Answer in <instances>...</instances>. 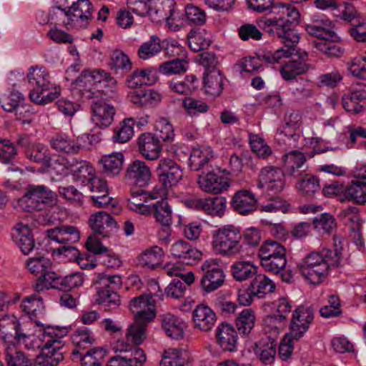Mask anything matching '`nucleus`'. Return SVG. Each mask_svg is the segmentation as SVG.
I'll return each instance as SVG.
<instances>
[{
    "mask_svg": "<svg viewBox=\"0 0 366 366\" xmlns=\"http://www.w3.org/2000/svg\"><path fill=\"white\" fill-rule=\"evenodd\" d=\"M72 342L76 348L71 353V358L75 361L77 356L84 350L92 349V345L95 342V339L91 335L88 330H77L72 335Z\"/></svg>",
    "mask_w": 366,
    "mask_h": 366,
    "instance_id": "36",
    "label": "nucleus"
},
{
    "mask_svg": "<svg viewBox=\"0 0 366 366\" xmlns=\"http://www.w3.org/2000/svg\"><path fill=\"white\" fill-rule=\"evenodd\" d=\"M187 206L198 211H203L209 215L222 217L225 212L227 199L222 196L194 199L189 201Z\"/></svg>",
    "mask_w": 366,
    "mask_h": 366,
    "instance_id": "14",
    "label": "nucleus"
},
{
    "mask_svg": "<svg viewBox=\"0 0 366 366\" xmlns=\"http://www.w3.org/2000/svg\"><path fill=\"white\" fill-rule=\"evenodd\" d=\"M79 86L97 90L107 94L109 91L113 92L116 88L117 81L110 74L102 69L93 71L85 69L71 82Z\"/></svg>",
    "mask_w": 366,
    "mask_h": 366,
    "instance_id": "7",
    "label": "nucleus"
},
{
    "mask_svg": "<svg viewBox=\"0 0 366 366\" xmlns=\"http://www.w3.org/2000/svg\"><path fill=\"white\" fill-rule=\"evenodd\" d=\"M124 159V154L121 152L103 156L99 161L103 173L112 177L119 175L122 169Z\"/></svg>",
    "mask_w": 366,
    "mask_h": 366,
    "instance_id": "37",
    "label": "nucleus"
},
{
    "mask_svg": "<svg viewBox=\"0 0 366 366\" xmlns=\"http://www.w3.org/2000/svg\"><path fill=\"white\" fill-rule=\"evenodd\" d=\"M129 308L137 320L152 322L156 316L154 305L151 296L143 294L130 300Z\"/></svg>",
    "mask_w": 366,
    "mask_h": 366,
    "instance_id": "15",
    "label": "nucleus"
},
{
    "mask_svg": "<svg viewBox=\"0 0 366 366\" xmlns=\"http://www.w3.org/2000/svg\"><path fill=\"white\" fill-rule=\"evenodd\" d=\"M254 352L262 363H272L276 354L275 340L269 336L262 337L255 343Z\"/></svg>",
    "mask_w": 366,
    "mask_h": 366,
    "instance_id": "30",
    "label": "nucleus"
},
{
    "mask_svg": "<svg viewBox=\"0 0 366 366\" xmlns=\"http://www.w3.org/2000/svg\"><path fill=\"white\" fill-rule=\"evenodd\" d=\"M92 119L98 125L107 127L113 122L115 109L103 100H97L92 104Z\"/></svg>",
    "mask_w": 366,
    "mask_h": 366,
    "instance_id": "27",
    "label": "nucleus"
},
{
    "mask_svg": "<svg viewBox=\"0 0 366 366\" xmlns=\"http://www.w3.org/2000/svg\"><path fill=\"white\" fill-rule=\"evenodd\" d=\"M188 45L194 52L207 49L211 44V40L201 32L192 30L187 35Z\"/></svg>",
    "mask_w": 366,
    "mask_h": 366,
    "instance_id": "57",
    "label": "nucleus"
},
{
    "mask_svg": "<svg viewBox=\"0 0 366 366\" xmlns=\"http://www.w3.org/2000/svg\"><path fill=\"white\" fill-rule=\"evenodd\" d=\"M16 144L24 149V154L28 159L41 164L44 169H54V162L59 160V158L54 160L45 145L32 142L27 134L20 135Z\"/></svg>",
    "mask_w": 366,
    "mask_h": 366,
    "instance_id": "8",
    "label": "nucleus"
},
{
    "mask_svg": "<svg viewBox=\"0 0 366 366\" xmlns=\"http://www.w3.org/2000/svg\"><path fill=\"white\" fill-rule=\"evenodd\" d=\"M57 195L44 185L29 184L26 192L19 199L17 207L26 212L41 211L56 203Z\"/></svg>",
    "mask_w": 366,
    "mask_h": 366,
    "instance_id": "4",
    "label": "nucleus"
},
{
    "mask_svg": "<svg viewBox=\"0 0 366 366\" xmlns=\"http://www.w3.org/2000/svg\"><path fill=\"white\" fill-rule=\"evenodd\" d=\"M199 81L194 74L187 75L182 81H171L169 83V88L174 92L189 95L198 88Z\"/></svg>",
    "mask_w": 366,
    "mask_h": 366,
    "instance_id": "45",
    "label": "nucleus"
},
{
    "mask_svg": "<svg viewBox=\"0 0 366 366\" xmlns=\"http://www.w3.org/2000/svg\"><path fill=\"white\" fill-rule=\"evenodd\" d=\"M28 81L32 87L31 92L49 90L51 84L49 73L42 67L32 66L27 74Z\"/></svg>",
    "mask_w": 366,
    "mask_h": 366,
    "instance_id": "31",
    "label": "nucleus"
},
{
    "mask_svg": "<svg viewBox=\"0 0 366 366\" xmlns=\"http://www.w3.org/2000/svg\"><path fill=\"white\" fill-rule=\"evenodd\" d=\"M163 47L164 45L161 44L159 38L154 35L139 46L137 55L141 59L147 60L159 53Z\"/></svg>",
    "mask_w": 366,
    "mask_h": 366,
    "instance_id": "51",
    "label": "nucleus"
},
{
    "mask_svg": "<svg viewBox=\"0 0 366 366\" xmlns=\"http://www.w3.org/2000/svg\"><path fill=\"white\" fill-rule=\"evenodd\" d=\"M198 184L202 191L212 194H219L226 191L230 185L227 177L220 176L214 172L199 175Z\"/></svg>",
    "mask_w": 366,
    "mask_h": 366,
    "instance_id": "19",
    "label": "nucleus"
},
{
    "mask_svg": "<svg viewBox=\"0 0 366 366\" xmlns=\"http://www.w3.org/2000/svg\"><path fill=\"white\" fill-rule=\"evenodd\" d=\"M5 360L7 366H33L31 361L24 353L17 350L13 345H8L6 348Z\"/></svg>",
    "mask_w": 366,
    "mask_h": 366,
    "instance_id": "54",
    "label": "nucleus"
},
{
    "mask_svg": "<svg viewBox=\"0 0 366 366\" xmlns=\"http://www.w3.org/2000/svg\"><path fill=\"white\" fill-rule=\"evenodd\" d=\"M195 328L204 332L210 331L217 322L215 312L207 305H198L192 312Z\"/></svg>",
    "mask_w": 366,
    "mask_h": 366,
    "instance_id": "25",
    "label": "nucleus"
},
{
    "mask_svg": "<svg viewBox=\"0 0 366 366\" xmlns=\"http://www.w3.org/2000/svg\"><path fill=\"white\" fill-rule=\"evenodd\" d=\"M170 252L174 257L181 259L187 264H192L194 261L199 259L202 257L200 251L184 240H179L174 243Z\"/></svg>",
    "mask_w": 366,
    "mask_h": 366,
    "instance_id": "29",
    "label": "nucleus"
},
{
    "mask_svg": "<svg viewBox=\"0 0 366 366\" xmlns=\"http://www.w3.org/2000/svg\"><path fill=\"white\" fill-rule=\"evenodd\" d=\"M107 355V350L102 347H92L84 354L80 352L75 361H80L81 366H101Z\"/></svg>",
    "mask_w": 366,
    "mask_h": 366,
    "instance_id": "39",
    "label": "nucleus"
},
{
    "mask_svg": "<svg viewBox=\"0 0 366 366\" xmlns=\"http://www.w3.org/2000/svg\"><path fill=\"white\" fill-rule=\"evenodd\" d=\"M203 274L200 280L202 289L209 293L217 290L224 282V274L217 260L205 261L202 267Z\"/></svg>",
    "mask_w": 366,
    "mask_h": 366,
    "instance_id": "10",
    "label": "nucleus"
},
{
    "mask_svg": "<svg viewBox=\"0 0 366 366\" xmlns=\"http://www.w3.org/2000/svg\"><path fill=\"white\" fill-rule=\"evenodd\" d=\"M271 13L274 16L262 21L263 29L269 34H276L287 49L281 48L274 52L263 51L258 56L266 63L273 64L279 63L283 56L294 53V46L298 44L300 38L295 29L300 23V15L296 8L285 4L272 7Z\"/></svg>",
    "mask_w": 366,
    "mask_h": 366,
    "instance_id": "1",
    "label": "nucleus"
},
{
    "mask_svg": "<svg viewBox=\"0 0 366 366\" xmlns=\"http://www.w3.org/2000/svg\"><path fill=\"white\" fill-rule=\"evenodd\" d=\"M50 143L51 147L56 151L66 154H77L81 149V145L65 134H56L51 139Z\"/></svg>",
    "mask_w": 366,
    "mask_h": 366,
    "instance_id": "44",
    "label": "nucleus"
},
{
    "mask_svg": "<svg viewBox=\"0 0 366 366\" xmlns=\"http://www.w3.org/2000/svg\"><path fill=\"white\" fill-rule=\"evenodd\" d=\"M12 238L24 255L29 254L35 248L34 235L27 226L21 225L12 233Z\"/></svg>",
    "mask_w": 366,
    "mask_h": 366,
    "instance_id": "32",
    "label": "nucleus"
},
{
    "mask_svg": "<svg viewBox=\"0 0 366 366\" xmlns=\"http://www.w3.org/2000/svg\"><path fill=\"white\" fill-rule=\"evenodd\" d=\"M151 171L144 162L136 159L127 168L125 177L132 179L140 187L148 184L151 178Z\"/></svg>",
    "mask_w": 366,
    "mask_h": 366,
    "instance_id": "26",
    "label": "nucleus"
},
{
    "mask_svg": "<svg viewBox=\"0 0 366 366\" xmlns=\"http://www.w3.org/2000/svg\"><path fill=\"white\" fill-rule=\"evenodd\" d=\"M314 318V312L310 306L300 305L293 312L290 325L291 335L298 341L307 331Z\"/></svg>",
    "mask_w": 366,
    "mask_h": 366,
    "instance_id": "13",
    "label": "nucleus"
},
{
    "mask_svg": "<svg viewBox=\"0 0 366 366\" xmlns=\"http://www.w3.org/2000/svg\"><path fill=\"white\" fill-rule=\"evenodd\" d=\"M181 350L169 348L164 351L160 362L161 366H184V359Z\"/></svg>",
    "mask_w": 366,
    "mask_h": 366,
    "instance_id": "61",
    "label": "nucleus"
},
{
    "mask_svg": "<svg viewBox=\"0 0 366 366\" xmlns=\"http://www.w3.org/2000/svg\"><path fill=\"white\" fill-rule=\"evenodd\" d=\"M22 101H24L23 95L12 89L9 94H4L0 99V104L4 111L11 112L21 104Z\"/></svg>",
    "mask_w": 366,
    "mask_h": 366,
    "instance_id": "59",
    "label": "nucleus"
},
{
    "mask_svg": "<svg viewBox=\"0 0 366 366\" xmlns=\"http://www.w3.org/2000/svg\"><path fill=\"white\" fill-rule=\"evenodd\" d=\"M285 164L290 167L289 174L295 175V169L300 168L306 161L303 153L293 150L284 155Z\"/></svg>",
    "mask_w": 366,
    "mask_h": 366,
    "instance_id": "63",
    "label": "nucleus"
},
{
    "mask_svg": "<svg viewBox=\"0 0 366 366\" xmlns=\"http://www.w3.org/2000/svg\"><path fill=\"white\" fill-rule=\"evenodd\" d=\"M44 334L49 337L41 347V353L36 356L33 366H57L66 353L60 339L68 333L66 327L46 326Z\"/></svg>",
    "mask_w": 366,
    "mask_h": 366,
    "instance_id": "3",
    "label": "nucleus"
},
{
    "mask_svg": "<svg viewBox=\"0 0 366 366\" xmlns=\"http://www.w3.org/2000/svg\"><path fill=\"white\" fill-rule=\"evenodd\" d=\"M148 322L144 320L134 318V323L127 329L126 334L127 342H131L136 346L141 345L147 338L146 330Z\"/></svg>",
    "mask_w": 366,
    "mask_h": 366,
    "instance_id": "42",
    "label": "nucleus"
},
{
    "mask_svg": "<svg viewBox=\"0 0 366 366\" xmlns=\"http://www.w3.org/2000/svg\"><path fill=\"white\" fill-rule=\"evenodd\" d=\"M309 64L304 61H289L280 69L282 78L285 80H292L297 76L306 73L309 69Z\"/></svg>",
    "mask_w": 366,
    "mask_h": 366,
    "instance_id": "50",
    "label": "nucleus"
},
{
    "mask_svg": "<svg viewBox=\"0 0 366 366\" xmlns=\"http://www.w3.org/2000/svg\"><path fill=\"white\" fill-rule=\"evenodd\" d=\"M82 12L81 6L79 5V0L73 1L72 6H70L69 9L64 12V17L66 19L61 18V23L66 26H71L73 23L78 21L79 20H85Z\"/></svg>",
    "mask_w": 366,
    "mask_h": 366,
    "instance_id": "64",
    "label": "nucleus"
},
{
    "mask_svg": "<svg viewBox=\"0 0 366 366\" xmlns=\"http://www.w3.org/2000/svg\"><path fill=\"white\" fill-rule=\"evenodd\" d=\"M183 107L188 115L194 117L201 113H205L209 106L204 102L191 97H186L183 100Z\"/></svg>",
    "mask_w": 366,
    "mask_h": 366,
    "instance_id": "62",
    "label": "nucleus"
},
{
    "mask_svg": "<svg viewBox=\"0 0 366 366\" xmlns=\"http://www.w3.org/2000/svg\"><path fill=\"white\" fill-rule=\"evenodd\" d=\"M212 157L213 152L210 147L194 148L189 156V167L191 170L198 172L207 166Z\"/></svg>",
    "mask_w": 366,
    "mask_h": 366,
    "instance_id": "34",
    "label": "nucleus"
},
{
    "mask_svg": "<svg viewBox=\"0 0 366 366\" xmlns=\"http://www.w3.org/2000/svg\"><path fill=\"white\" fill-rule=\"evenodd\" d=\"M345 196L348 201H353L357 204L366 203V182H355L345 187Z\"/></svg>",
    "mask_w": 366,
    "mask_h": 366,
    "instance_id": "48",
    "label": "nucleus"
},
{
    "mask_svg": "<svg viewBox=\"0 0 366 366\" xmlns=\"http://www.w3.org/2000/svg\"><path fill=\"white\" fill-rule=\"evenodd\" d=\"M297 187L302 196L312 197L320 189V180L312 174H305L299 179Z\"/></svg>",
    "mask_w": 366,
    "mask_h": 366,
    "instance_id": "46",
    "label": "nucleus"
},
{
    "mask_svg": "<svg viewBox=\"0 0 366 366\" xmlns=\"http://www.w3.org/2000/svg\"><path fill=\"white\" fill-rule=\"evenodd\" d=\"M134 121L133 119L123 120L114 129L112 139L114 142L125 143L130 140L134 135Z\"/></svg>",
    "mask_w": 366,
    "mask_h": 366,
    "instance_id": "52",
    "label": "nucleus"
},
{
    "mask_svg": "<svg viewBox=\"0 0 366 366\" xmlns=\"http://www.w3.org/2000/svg\"><path fill=\"white\" fill-rule=\"evenodd\" d=\"M286 254V249L278 242L274 240H267L260 247L258 257L260 262L271 259L272 257H280Z\"/></svg>",
    "mask_w": 366,
    "mask_h": 366,
    "instance_id": "49",
    "label": "nucleus"
},
{
    "mask_svg": "<svg viewBox=\"0 0 366 366\" xmlns=\"http://www.w3.org/2000/svg\"><path fill=\"white\" fill-rule=\"evenodd\" d=\"M49 279L46 280V285L49 288H54L62 291H70L71 289L78 287L83 284L84 280L80 272L71 273L64 277L55 274H50Z\"/></svg>",
    "mask_w": 366,
    "mask_h": 366,
    "instance_id": "24",
    "label": "nucleus"
},
{
    "mask_svg": "<svg viewBox=\"0 0 366 366\" xmlns=\"http://www.w3.org/2000/svg\"><path fill=\"white\" fill-rule=\"evenodd\" d=\"M46 234L50 239L64 244L77 242L80 239L79 229L73 225L61 224L47 229Z\"/></svg>",
    "mask_w": 366,
    "mask_h": 366,
    "instance_id": "23",
    "label": "nucleus"
},
{
    "mask_svg": "<svg viewBox=\"0 0 366 366\" xmlns=\"http://www.w3.org/2000/svg\"><path fill=\"white\" fill-rule=\"evenodd\" d=\"M256 322V315L253 310L245 308L240 312L235 319V325L240 335L248 336L253 330Z\"/></svg>",
    "mask_w": 366,
    "mask_h": 366,
    "instance_id": "40",
    "label": "nucleus"
},
{
    "mask_svg": "<svg viewBox=\"0 0 366 366\" xmlns=\"http://www.w3.org/2000/svg\"><path fill=\"white\" fill-rule=\"evenodd\" d=\"M215 339L217 344L222 350L230 352L237 351L238 335L231 324L221 322L217 327Z\"/></svg>",
    "mask_w": 366,
    "mask_h": 366,
    "instance_id": "17",
    "label": "nucleus"
},
{
    "mask_svg": "<svg viewBox=\"0 0 366 366\" xmlns=\"http://www.w3.org/2000/svg\"><path fill=\"white\" fill-rule=\"evenodd\" d=\"M205 93L213 97L219 96L223 90V77L219 69L204 72L203 76Z\"/></svg>",
    "mask_w": 366,
    "mask_h": 366,
    "instance_id": "35",
    "label": "nucleus"
},
{
    "mask_svg": "<svg viewBox=\"0 0 366 366\" xmlns=\"http://www.w3.org/2000/svg\"><path fill=\"white\" fill-rule=\"evenodd\" d=\"M335 39L316 40L312 42L314 46L328 57H340L342 55L344 49L340 46Z\"/></svg>",
    "mask_w": 366,
    "mask_h": 366,
    "instance_id": "53",
    "label": "nucleus"
},
{
    "mask_svg": "<svg viewBox=\"0 0 366 366\" xmlns=\"http://www.w3.org/2000/svg\"><path fill=\"white\" fill-rule=\"evenodd\" d=\"M331 24L328 20L317 21L307 24L305 29L310 35L317 37L318 40L335 39L336 34L330 29Z\"/></svg>",
    "mask_w": 366,
    "mask_h": 366,
    "instance_id": "41",
    "label": "nucleus"
},
{
    "mask_svg": "<svg viewBox=\"0 0 366 366\" xmlns=\"http://www.w3.org/2000/svg\"><path fill=\"white\" fill-rule=\"evenodd\" d=\"M283 177L284 173L280 169L272 166L265 167L260 171L257 187L264 188L265 184L283 179Z\"/></svg>",
    "mask_w": 366,
    "mask_h": 366,
    "instance_id": "56",
    "label": "nucleus"
},
{
    "mask_svg": "<svg viewBox=\"0 0 366 366\" xmlns=\"http://www.w3.org/2000/svg\"><path fill=\"white\" fill-rule=\"evenodd\" d=\"M174 4L171 1L159 2L158 1H149V16L151 20L155 23H161L166 18L169 9H172Z\"/></svg>",
    "mask_w": 366,
    "mask_h": 366,
    "instance_id": "47",
    "label": "nucleus"
},
{
    "mask_svg": "<svg viewBox=\"0 0 366 366\" xmlns=\"http://www.w3.org/2000/svg\"><path fill=\"white\" fill-rule=\"evenodd\" d=\"M212 246L216 253L232 257L242 251V235L239 229L227 225L217 229L212 234Z\"/></svg>",
    "mask_w": 366,
    "mask_h": 366,
    "instance_id": "5",
    "label": "nucleus"
},
{
    "mask_svg": "<svg viewBox=\"0 0 366 366\" xmlns=\"http://www.w3.org/2000/svg\"><path fill=\"white\" fill-rule=\"evenodd\" d=\"M153 216L156 221L162 225L160 237L167 238L171 231L172 224V211L167 199H161L153 204Z\"/></svg>",
    "mask_w": 366,
    "mask_h": 366,
    "instance_id": "21",
    "label": "nucleus"
},
{
    "mask_svg": "<svg viewBox=\"0 0 366 366\" xmlns=\"http://www.w3.org/2000/svg\"><path fill=\"white\" fill-rule=\"evenodd\" d=\"M186 21L194 25H203L206 22V14L204 10L193 4H187L184 8Z\"/></svg>",
    "mask_w": 366,
    "mask_h": 366,
    "instance_id": "60",
    "label": "nucleus"
},
{
    "mask_svg": "<svg viewBox=\"0 0 366 366\" xmlns=\"http://www.w3.org/2000/svg\"><path fill=\"white\" fill-rule=\"evenodd\" d=\"M26 265L29 272L38 276L34 288L37 292L49 289V285H46V280H48L50 274H55L52 272V262L49 258L37 254L34 257L29 258L26 262Z\"/></svg>",
    "mask_w": 366,
    "mask_h": 366,
    "instance_id": "11",
    "label": "nucleus"
},
{
    "mask_svg": "<svg viewBox=\"0 0 366 366\" xmlns=\"http://www.w3.org/2000/svg\"><path fill=\"white\" fill-rule=\"evenodd\" d=\"M94 206L97 207H110L111 212L118 214L121 208L118 207L117 201L109 197L108 194H95L90 197Z\"/></svg>",
    "mask_w": 366,
    "mask_h": 366,
    "instance_id": "58",
    "label": "nucleus"
},
{
    "mask_svg": "<svg viewBox=\"0 0 366 366\" xmlns=\"http://www.w3.org/2000/svg\"><path fill=\"white\" fill-rule=\"evenodd\" d=\"M137 144L142 157L150 161L157 159L162 150L160 141L151 132L140 134L137 139Z\"/></svg>",
    "mask_w": 366,
    "mask_h": 366,
    "instance_id": "16",
    "label": "nucleus"
},
{
    "mask_svg": "<svg viewBox=\"0 0 366 366\" xmlns=\"http://www.w3.org/2000/svg\"><path fill=\"white\" fill-rule=\"evenodd\" d=\"M230 204L236 212L247 215L256 210L257 200L254 194L247 189H240L233 195Z\"/></svg>",
    "mask_w": 366,
    "mask_h": 366,
    "instance_id": "18",
    "label": "nucleus"
},
{
    "mask_svg": "<svg viewBox=\"0 0 366 366\" xmlns=\"http://www.w3.org/2000/svg\"><path fill=\"white\" fill-rule=\"evenodd\" d=\"M159 318L162 328L169 337L174 340L184 337L187 325L182 319L171 313L162 315Z\"/></svg>",
    "mask_w": 366,
    "mask_h": 366,
    "instance_id": "22",
    "label": "nucleus"
},
{
    "mask_svg": "<svg viewBox=\"0 0 366 366\" xmlns=\"http://www.w3.org/2000/svg\"><path fill=\"white\" fill-rule=\"evenodd\" d=\"M155 172L162 185L157 192L160 197L167 195L168 189L177 185L183 177L180 166L169 158L160 159Z\"/></svg>",
    "mask_w": 366,
    "mask_h": 366,
    "instance_id": "9",
    "label": "nucleus"
},
{
    "mask_svg": "<svg viewBox=\"0 0 366 366\" xmlns=\"http://www.w3.org/2000/svg\"><path fill=\"white\" fill-rule=\"evenodd\" d=\"M0 337L11 346L24 343L29 336L23 332L14 315H4L0 319Z\"/></svg>",
    "mask_w": 366,
    "mask_h": 366,
    "instance_id": "12",
    "label": "nucleus"
},
{
    "mask_svg": "<svg viewBox=\"0 0 366 366\" xmlns=\"http://www.w3.org/2000/svg\"><path fill=\"white\" fill-rule=\"evenodd\" d=\"M89 222L92 231L103 237H109L112 231L118 228L116 220L104 211L92 214Z\"/></svg>",
    "mask_w": 366,
    "mask_h": 366,
    "instance_id": "20",
    "label": "nucleus"
},
{
    "mask_svg": "<svg viewBox=\"0 0 366 366\" xmlns=\"http://www.w3.org/2000/svg\"><path fill=\"white\" fill-rule=\"evenodd\" d=\"M69 168L73 174L74 181L82 185H89L95 177L94 168L85 161L73 159L69 162Z\"/></svg>",
    "mask_w": 366,
    "mask_h": 366,
    "instance_id": "28",
    "label": "nucleus"
},
{
    "mask_svg": "<svg viewBox=\"0 0 366 366\" xmlns=\"http://www.w3.org/2000/svg\"><path fill=\"white\" fill-rule=\"evenodd\" d=\"M342 247L335 241L334 249H323L320 252H312L298 264V268L310 284L317 285L328 275L332 268L338 267L342 259Z\"/></svg>",
    "mask_w": 366,
    "mask_h": 366,
    "instance_id": "2",
    "label": "nucleus"
},
{
    "mask_svg": "<svg viewBox=\"0 0 366 366\" xmlns=\"http://www.w3.org/2000/svg\"><path fill=\"white\" fill-rule=\"evenodd\" d=\"M342 107L348 112L359 114L363 112L366 104V92L352 90L342 99Z\"/></svg>",
    "mask_w": 366,
    "mask_h": 366,
    "instance_id": "33",
    "label": "nucleus"
},
{
    "mask_svg": "<svg viewBox=\"0 0 366 366\" xmlns=\"http://www.w3.org/2000/svg\"><path fill=\"white\" fill-rule=\"evenodd\" d=\"M258 268L251 262L239 261L234 263L231 267V272L235 280L243 282L254 277Z\"/></svg>",
    "mask_w": 366,
    "mask_h": 366,
    "instance_id": "43",
    "label": "nucleus"
},
{
    "mask_svg": "<svg viewBox=\"0 0 366 366\" xmlns=\"http://www.w3.org/2000/svg\"><path fill=\"white\" fill-rule=\"evenodd\" d=\"M156 132L154 134L159 141L172 142L174 138V128L166 118H160L155 124Z\"/></svg>",
    "mask_w": 366,
    "mask_h": 366,
    "instance_id": "55",
    "label": "nucleus"
},
{
    "mask_svg": "<svg viewBox=\"0 0 366 366\" xmlns=\"http://www.w3.org/2000/svg\"><path fill=\"white\" fill-rule=\"evenodd\" d=\"M95 283L99 285L97 287V303L102 305L105 310H116L120 305V297L114 290L121 285V277L99 273Z\"/></svg>",
    "mask_w": 366,
    "mask_h": 366,
    "instance_id": "6",
    "label": "nucleus"
},
{
    "mask_svg": "<svg viewBox=\"0 0 366 366\" xmlns=\"http://www.w3.org/2000/svg\"><path fill=\"white\" fill-rule=\"evenodd\" d=\"M249 285L254 292L253 295L259 299L264 298L267 295L273 293L276 289L275 284L264 274L257 273Z\"/></svg>",
    "mask_w": 366,
    "mask_h": 366,
    "instance_id": "38",
    "label": "nucleus"
}]
</instances>
